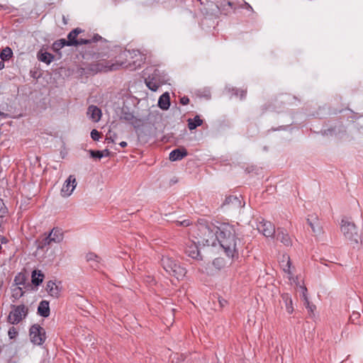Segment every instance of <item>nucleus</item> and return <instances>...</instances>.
Instances as JSON below:
<instances>
[{
  "label": "nucleus",
  "instance_id": "21",
  "mask_svg": "<svg viewBox=\"0 0 363 363\" xmlns=\"http://www.w3.org/2000/svg\"><path fill=\"white\" fill-rule=\"evenodd\" d=\"M48 235L55 243H59L63 240V233L61 229L57 228H54Z\"/></svg>",
  "mask_w": 363,
  "mask_h": 363
},
{
  "label": "nucleus",
  "instance_id": "50",
  "mask_svg": "<svg viewBox=\"0 0 363 363\" xmlns=\"http://www.w3.org/2000/svg\"><path fill=\"white\" fill-rule=\"evenodd\" d=\"M246 6H247V8H249L251 10H252V8L251 7V6L250 4H248L247 3H245Z\"/></svg>",
  "mask_w": 363,
  "mask_h": 363
},
{
  "label": "nucleus",
  "instance_id": "4",
  "mask_svg": "<svg viewBox=\"0 0 363 363\" xmlns=\"http://www.w3.org/2000/svg\"><path fill=\"white\" fill-rule=\"evenodd\" d=\"M340 229L345 238L349 240L351 244L357 245L359 243L361 237L358 234L356 225L353 222H350L347 218H342Z\"/></svg>",
  "mask_w": 363,
  "mask_h": 363
},
{
  "label": "nucleus",
  "instance_id": "35",
  "mask_svg": "<svg viewBox=\"0 0 363 363\" xmlns=\"http://www.w3.org/2000/svg\"><path fill=\"white\" fill-rule=\"evenodd\" d=\"M213 266L217 269H220L224 265V260L223 258H216L213 261Z\"/></svg>",
  "mask_w": 363,
  "mask_h": 363
},
{
  "label": "nucleus",
  "instance_id": "11",
  "mask_svg": "<svg viewBox=\"0 0 363 363\" xmlns=\"http://www.w3.org/2000/svg\"><path fill=\"white\" fill-rule=\"evenodd\" d=\"M257 230L266 237H273L275 233L274 225L269 221L260 222L257 225Z\"/></svg>",
  "mask_w": 363,
  "mask_h": 363
},
{
  "label": "nucleus",
  "instance_id": "7",
  "mask_svg": "<svg viewBox=\"0 0 363 363\" xmlns=\"http://www.w3.org/2000/svg\"><path fill=\"white\" fill-rule=\"evenodd\" d=\"M146 86L152 91H156L158 88L163 84L164 79L160 75L158 69H155L152 74H150L145 79Z\"/></svg>",
  "mask_w": 363,
  "mask_h": 363
},
{
  "label": "nucleus",
  "instance_id": "8",
  "mask_svg": "<svg viewBox=\"0 0 363 363\" xmlns=\"http://www.w3.org/2000/svg\"><path fill=\"white\" fill-rule=\"evenodd\" d=\"M120 118L129 122L136 129L143 125V121L136 118L126 106L122 107Z\"/></svg>",
  "mask_w": 363,
  "mask_h": 363
},
{
  "label": "nucleus",
  "instance_id": "17",
  "mask_svg": "<svg viewBox=\"0 0 363 363\" xmlns=\"http://www.w3.org/2000/svg\"><path fill=\"white\" fill-rule=\"evenodd\" d=\"M87 114L93 121L98 122L101 119V111L97 106L91 105L88 108Z\"/></svg>",
  "mask_w": 363,
  "mask_h": 363
},
{
  "label": "nucleus",
  "instance_id": "37",
  "mask_svg": "<svg viewBox=\"0 0 363 363\" xmlns=\"http://www.w3.org/2000/svg\"><path fill=\"white\" fill-rule=\"evenodd\" d=\"M23 295V291L22 290V288L17 287L13 290V296L16 298H20Z\"/></svg>",
  "mask_w": 363,
  "mask_h": 363
},
{
  "label": "nucleus",
  "instance_id": "2",
  "mask_svg": "<svg viewBox=\"0 0 363 363\" xmlns=\"http://www.w3.org/2000/svg\"><path fill=\"white\" fill-rule=\"evenodd\" d=\"M219 227L215 226L213 224L207 225L200 223L198 227V244L202 246H215L218 241V231Z\"/></svg>",
  "mask_w": 363,
  "mask_h": 363
},
{
  "label": "nucleus",
  "instance_id": "44",
  "mask_svg": "<svg viewBox=\"0 0 363 363\" xmlns=\"http://www.w3.org/2000/svg\"><path fill=\"white\" fill-rule=\"evenodd\" d=\"M101 152H103L105 157H110L111 155V152L108 149H105Z\"/></svg>",
  "mask_w": 363,
  "mask_h": 363
},
{
  "label": "nucleus",
  "instance_id": "51",
  "mask_svg": "<svg viewBox=\"0 0 363 363\" xmlns=\"http://www.w3.org/2000/svg\"><path fill=\"white\" fill-rule=\"evenodd\" d=\"M153 281H154L153 279H151V280H150V277H148V281H149L150 283V282H152Z\"/></svg>",
  "mask_w": 363,
  "mask_h": 363
},
{
  "label": "nucleus",
  "instance_id": "10",
  "mask_svg": "<svg viewBox=\"0 0 363 363\" xmlns=\"http://www.w3.org/2000/svg\"><path fill=\"white\" fill-rule=\"evenodd\" d=\"M77 186V181L74 175H70L65 181L61 189V194L64 197L70 196Z\"/></svg>",
  "mask_w": 363,
  "mask_h": 363
},
{
  "label": "nucleus",
  "instance_id": "45",
  "mask_svg": "<svg viewBox=\"0 0 363 363\" xmlns=\"http://www.w3.org/2000/svg\"><path fill=\"white\" fill-rule=\"evenodd\" d=\"M106 140H108V143H114V139L111 135H110V137L106 136Z\"/></svg>",
  "mask_w": 363,
  "mask_h": 363
},
{
  "label": "nucleus",
  "instance_id": "22",
  "mask_svg": "<svg viewBox=\"0 0 363 363\" xmlns=\"http://www.w3.org/2000/svg\"><path fill=\"white\" fill-rule=\"evenodd\" d=\"M46 290L52 297L57 298L60 295V289L52 281H49L47 283Z\"/></svg>",
  "mask_w": 363,
  "mask_h": 363
},
{
  "label": "nucleus",
  "instance_id": "46",
  "mask_svg": "<svg viewBox=\"0 0 363 363\" xmlns=\"http://www.w3.org/2000/svg\"><path fill=\"white\" fill-rule=\"evenodd\" d=\"M119 145H120V146H121V147H125L128 145L127 143H126V142H125V141H122V142H121V143H119Z\"/></svg>",
  "mask_w": 363,
  "mask_h": 363
},
{
  "label": "nucleus",
  "instance_id": "27",
  "mask_svg": "<svg viewBox=\"0 0 363 363\" xmlns=\"http://www.w3.org/2000/svg\"><path fill=\"white\" fill-rule=\"evenodd\" d=\"M307 223L311 228L313 233L316 234H319L321 233V228L319 225L318 220L317 217L314 218V220H311V218H307Z\"/></svg>",
  "mask_w": 363,
  "mask_h": 363
},
{
  "label": "nucleus",
  "instance_id": "18",
  "mask_svg": "<svg viewBox=\"0 0 363 363\" xmlns=\"http://www.w3.org/2000/svg\"><path fill=\"white\" fill-rule=\"evenodd\" d=\"M38 314L43 318H47L50 315V306L48 301L43 300L40 302L38 307Z\"/></svg>",
  "mask_w": 363,
  "mask_h": 363
},
{
  "label": "nucleus",
  "instance_id": "41",
  "mask_svg": "<svg viewBox=\"0 0 363 363\" xmlns=\"http://www.w3.org/2000/svg\"><path fill=\"white\" fill-rule=\"evenodd\" d=\"M97 259H99V257L94 253H90L86 256L87 261L96 260Z\"/></svg>",
  "mask_w": 363,
  "mask_h": 363
},
{
  "label": "nucleus",
  "instance_id": "33",
  "mask_svg": "<svg viewBox=\"0 0 363 363\" xmlns=\"http://www.w3.org/2000/svg\"><path fill=\"white\" fill-rule=\"evenodd\" d=\"M14 281L16 282V285H24L26 284V278L24 275L18 274L17 276H16Z\"/></svg>",
  "mask_w": 363,
  "mask_h": 363
},
{
  "label": "nucleus",
  "instance_id": "53",
  "mask_svg": "<svg viewBox=\"0 0 363 363\" xmlns=\"http://www.w3.org/2000/svg\"><path fill=\"white\" fill-rule=\"evenodd\" d=\"M4 116V113H2L1 111H0V116Z\"/></svg>",
  "mask_w": 363,
  "mask_h": 363
},
{
  "label": "nucleus",
  "instance_id": "36",
  "mask_svg": "<svg viewBox=\"0 0 363 363\" xmlns=\"http://www.w3.org/2000/svg\"><path fill=\"white\" fill-rule=\"evenodd\" d=\"M7 213V208H6L3 200L0 199V218L4 217Z\"/></svg>",
  "mask_w": 363,
  "mask_h": 363
},
{
  "label": "nucleus",
  "instance_id": "13",
  "mask_svg": "<svg viewBox=\"0 0 363 363\" xmlns=\"http://www.w3.org/2000/svg\"><path fill=\"white\" fill-rule=\"evenodd\" d=\"M245 205V203L242 204L241 201L240 199L236 196H227L224 201V202L222 204V207L225 206H230L233 208L235 209H240L242 208Z\"/></svg>",
  "mask_w": 363,
  "mask_h": 363
},
{
  "label": "nucleus",
  "instance_id": "43",
  "mask_svg": "<svg viewBox=\"0 0 363 363\" xmlns=\"http://www.w3.org/2000/svg\"><path fill=\"white\" fill-rule=\"evenodd\" d=\"M177 225L188 226L189 225L190 223L188 220H184L183 221H177Z\"/></svg>",
  "mask_w": 363,
  "mask_h": 363
},
{
  "label": "nucleus",
  "instance_id": "39",
  "mask_svg": "<svg viewBox=\"0 0 363 363\" xmlns=\"http://www.w3.org/2000/svg\"><path fill=\"white\" fill-rule=\"evenodd\" d=\"M100 136H101V133H99L98 130H96V129H94L91 130V137L94 140H95V141L99 140Z\"/></svg>",
  "mask_w": 363,
  "mask_h": 363
},
{
  "label": "nucleus",
  "instance_id": "30",
  "mask_svg": "<svg viewBox=\"0 0 363 363\" xmlns=\"http://www.w3.org/2000/svg\"><path fill=\"white\" fill-rule=\"evenodd\" d=\"M66 45L69 46V44H68L67 40H65L64 38L60 39L58 40H56L52 44V49L54 51H57Z\"/></svg>",
  "mask_w": 363,
  "mask_h": 363
},
{
  "label": "nucleus",
  "instance_id": "15",
  "mask_svg": "<svg viewBox=\"0 0 363 363\" xmlns=\"http://www.w3.org/2000/svg\"><path fill=\"white\" fill-rule=\"evenodd\" d=\"M98 41L106 43V40L105 39H103L102 37H101L99 34H95L91 39H77V41H72V44H74V46H78L82 45L91 44Z\"/></svg>",
  "mask_w": 363,
  "mask_h": 363
},
{
  "label": "nucleus",
  "instance_id": "14",
  "mask_svg": "<svg viewBox=\"0 0 363 363\" xmlns=\"http://www.w3.org/2000/svg\"><path fill=\"white\" fill-rule=\"evenodd\" d=\"M280 305L281 308H285L286 311L291 314L294 311L292 306V299L289 294H281V299L280 300Z\"/></svg>",
  "mask_w": 363,
  "mask_h": 363
},
{
  "label": "nucleus",
  "instance_id": "54",
  "mask_svg": "<svg viewBox=\"0 0 363 363\" xmlns=\"http://www.w3.org/2000/svg\"><path fill=\"white\" fill-rule=\"evenodd\" d=\"M220 303L221 306H223V302H222L221 301H220Z\"/></svg>",
  "mask_w": 363,
  "mask_h": 363
},
{
  "label": "nucleus",
  "instance_id": "6",
  "mask_svg": "<svg viewBox=\"0 0 363 363\" xmlns=\"http://www.w3.org/2000/svg\"><path fill=\"white\" fill-rule=\"evenodd\" d=\"M30 337L33 343L41 345L46 339V333L44 328L38 324L33 325L30 328Z\"/></svg>",
  "mask_w": 363,
  "mask_h": 363
},
{
  "label": "nucleus",
  "instance_id": "49",
  "mask_svg": "<svg viewBox=\"0 0 363 363\" xmlns=\"http://www.w3.org/2000/svg\"><path fill=\"white\" fill-rule=\"evenodd\" d=\"M111 136L115 140L117 138V134L114 133Z\"/></svg>",
  "mask_w": 363,
  "mask_h": 363
},
{
  "label": "nucleus",
  "instance_id": "20",
  "mask_svg": "<svg viewBox=\"0 0 363 363\" xmlns=\"http://www.w3.org/2000/svg\"><path fill=\"white\" fill-rule=\"evenodd\" d=\"M37 57L38 60L49 65L53 61L55 56L50 52H43L40 50L37 54Z\"/></svg>",
  "mask_w": 363,
  "mask_h": 363
},
{
  "label": "nucleus",
  "instance_id": "26",
  "mask_svg": "<svg viewBox=\"0 0 363 363\" xmlns=\"http://www.w3.org/2000/svg\"><path fill=\"white\" fill-rule=\"evenodd\" d=\"M82 32V30L79 28H77L73 29L67 35L68 40H67L69 46H74V44H72V42L77 41V35Z\"/></svg>",
  "mask_w": 363,
  "mask_h": 363
},
{
  "label": "nucleus",
  "instance_id": "38",
  "mask_svg": "<svg viewBox=\"0 0 363 363\" xmlns=\"http://www.w3.org/2000/svg\"><path fill=\"white\" fill-rule=\"evenodd\" d=\"M8 335L10 339H14L18 335V331L14 327H11L9 330Z\"/></svg>",
  "mask_w": 363,
  "mask_h": 363
},
{
  "label": "nucleus",
  "instance_id": "34",
  "mask_svg": "<svg viewBox=\"0 0 363 363\" xmlns=\"http://www.w3.org/2000/svg\"><path fill=\"white\" fill-rule=\"evenodd\" d=\"M232 91L235 96H239L241 99H244L247 94V90L233 89Z\"/></svg>",
  "mask_w": 363,
  "mask_h": 363
},
{
  "label": "nucleus",
  "instance_id": "24",
  "mask_svg": "<svg viewBox=\"0 0 363 363\" xmlns=\"http://www.w3.org/2000/svg\"><path fill=\"white\" fill-rule=\"evenodd\" d=\"M281 262L282 263L286 262L285 264H282L281 266H282L284 272L287 273L289 275V279H291V276H292V272H291V262L289 256H288L286 255H284L282 257Z\"/></svg>",
  "mask_w": 363,
  "mask_h": 363
},
{
  "label": "nucleus",
  "instance_id": "1",
  "mask_svg": "<svg viewBox=\"0 0 363 363\" xmlns=\"http://www.w3.org/2000/svg\"><path fill=\"white\" fill-rule=\"evenodd\" d=\"M218 242L223 248L226 255L230 257L238 255L241 247L242 240L238 238L235 226L228 223H223L218 229Z\"/></svg>",
  "mask_w": 363,
  "mask_h": 363
},
{
  "label": "nucleus",
  "instance_id": "16",
  "mask_svg": "<svg viewBox=\"0 0 363 363\" xmlns=\"http://www.w3.org/2000/svg\"><path fill=\"white\" fill-rule=\"evenodd\" d=\"M188 155L187 150L184 148H177L172 150L169 154L171 161L181 160Z\"/></svg>",
  "mask_w": 363,
  "mask_h": 363
},
{
  "label": "nucleus",
  "instance_id": "19",
  "mask_svg": "<svg viewBox=\"0 0 363 363\" xmlns=\"http://www.w3.org/2000/svg\"><path fill=\"white\" fill-rule=\"evenodd\" d=\"M170 106V97L168 92L164 93L158 100V106L162 110H167Z\"/></svg>",
  "mask_w": 363,
  "mask_h": 363
},
{
  "label": "nucleus",
  "instance_id": "40",
  "mask_svg": "<svg viewBox=\"0 0 363 363\" xmlns=\"http://www.w3.org/2000/svg\"><path fill=\"white\" fill-rule=\"evenodd\" d=\"M301 289H302V291H303V298L305 301V305H306L307 307H309V301L308 300V298H307V296H306V292H307V289L306 286H301Z\"/></svg>",
  "mask_w": 363,
  "mask_h": 363
},
{
  "label": "nucleus",
  "instance_id": "52",
  "mask_svg": "<svg viewBox=\"0 0 363 363\" xmlns=\"http://www.w3.org/2000/svg\"><path fill=\"white\" fill-rule=\"evenodd\" d=\"M153 281H154L153 279H151V280H150V277H148V281H149L150 283V282H152Z\"/></svg>",
  "mask_w": 363,
  "mask_h": 363
},
{
  "label": "nucleus",
  "instance_id": "29",
  "mask_svg": "<svg viewBox=\"0 0 363 363\" xmlns=\"http://www.w3.org/2000/svg\"><path fill=\"white\" fill-rule=\"evenodd\" d=\"M53 242L52 239L50 238V236L48 235L42 238L41 240L38 241V249H43L45 247L51 245V243Z\"/></svg>",
  "mask_w": 363,
  "mask_h": 363
},
{
  "label": "nucleus",
  "instance_id": "47",
  "mask_svg": "<svg viewBox=\"0 0 363 363\" xmlns=\"http://www.w3.org/2000/svg\"><path fill=\"white\" fill-rule=\"evenodd\" d=\"M4 61L0 60V70L4 67Z\"/></svg>",
  "mask_w": 363,
  "mask_h": 363
},
{
  "label": "nucleus",
  "instance_id": "23",
  "mask_svg": "<svg viewBox=\"0 0 363 363\" xmlns=\"http://www.w3.org/2000/svg\"><path fill=\"white\" fill-rule=\"evenodd\" d=\"M44 274L40 270H33L31 275L32 284L39 286L43 281Z\"/></svg>",
  "mask_w": 363,
  "mask_h": 363
},
{
  "label": "nucleus",
  "instance_id": "9",
  "mask_svg": "<svg viewBox=\"0 0 363 363\" xmlns=\"http://www.w3.org/2000/svg\"><path fill=\"white\" fill-rule=\"evenodd\" d=\"M198 241H189L186 244L184 252L186 255L194 259L202 260V256L200 254Z\"/></svg>",
  "mask_w": 363,
  "mask_h": 363
},
{
  "label": "nucleus",
  "instance_id": "32",
  "mask_svg": "<svg viewBox=\"0 0 363 363\" xmlns=\"http://www.w3.org/2000/svg\"><path fill=\"white\" fill-rule=\"evenodd\" d=\"M90 156L93 158L96 159H101L103 157H104V155L103 152L101 150H89Z\"/></svg>",
  "mask_w": 363,
  "mask_h": 363
},
{
  "label": "nucleus",
  "instance_id": "42",
  "mask_svg": "<svg viewBox=\"0 0 363 363\" xmlns=\"http://www.w3.org/2000/svg\"><path fill=\"white\" fill-rule=\"evenodd\" d=\"M180 103L182 104V105H186L189 103V99L188 96H183L180 99Z\"/></svg>",
  "mask_w": 363,
  "mask_h": 363
},
{
  "label": "nucleus",
  "instance_id": "48",
  "mask_svg": "<svg viewBox=\"0 0 363 363\" xmlns=\"http://www.w3.org/2000/svg\"><path fill=\"white\" fill-rule=\"evenodd\" d=\"M286 96L287 97H289V98H291V96H290V95H286ZM291 98H292L293 99H295V100H296V99H297V97H296V96H291Z\"/></svg>",
  "mask_w": 363,
  "mask_h": 363
},
{
  "label": "nucleus",
  "instance_id": "31",
  "mask_svg": "<svg viewBox=\"0 0 363 363\" xmlns=\"http://www.w3.org/2000/svg\"><path fill=\"white\" fill-rule=\"evenodd\" d=\"M360 313L359 312L353 311L352 315L349 318V323L352 324H359L357 320L359 318Z\"/></svg>",
  "mask_w": 363,
  "mask_h": 363
},
{
  "label": "nucleus",
  "instance_id": "25",
  "mask_svg": "<svg viewBox=\"0 0 363 363\" xmlns=\"http://www.w3.org/2000/svg\"><path fill=\"white\" fill-rule=\"evenodd\" d=\"M187 121L190 130H193L203 124V120L199 116H196L194 118H189Z\"/></svg>",
  "mask_w": 363,
  "mask_h": 363
},
{
  "label": "nucleus",
  "instance_id": "12",
  "mask_svg": "<svg viewBox=\"0 0 363 363\" xmlns=\"http://www.w3.org/2000/svg\"><path fill=\"white\" fill-rule=\"evenodd\" d=\"M276 237L277 240H279L284 246L291 247L292 245V240L285 229L278 228Z\"/></svg>",
  "mask_w": 363,
  "mask_h": 363
},
{
  "label": "nucleus",
  "instance_id": "3",
  "mask_svg": "<svg viewBox=\"0 0 363 363\" xmlns=\"http://www.w3.org/2000/svg\"><path fill=\"white\" fill-rule=\"evenodd\" d=\"M163 269L169 275L174 277L177 279H182L186 270L182 267L179 262L168 256H162L160 260Z\"/></svg>",
  "mask_w": 363,
  "mask_h": 363
},
{
  "label": "nucleus",
  "instance_id": "28",
  "mask_svg": "<svg viewBox=\"0 0 363 363\" xmlns=\"http://www.w3.org/2000/svg\"><path fill=\"white\" fill-rule=\"evenodd\" d=\"M13 56V51L9 47H6L2 50L0 54V58L2 61L9 60Z\"/></svg>",
  "mask_w": 363,
  "mask_h": 363
},
{
  "label": "nucleus",
  "instance_id": "5",
  "mask_svg": "<svg viewBox=\"0 0 363 363\" xmlns=\"http://www.w3.org/2000/svg\"><path fill=\"white\" fill-rule=\"evenodd\" d=\"M11 308L12 310L8 316V322L12 325L19 323L28 314V308L24 304L11 305Z\"/></svg>",
  "mask_w": 363,
  "mask_h": 363
}]
</instances>
